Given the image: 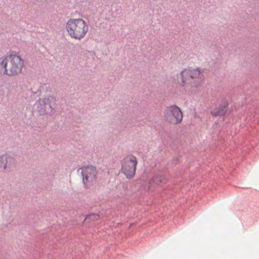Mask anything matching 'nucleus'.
Masks as SVG:
<instances>
[{
	"mask_svg": "<svg viewBox=\"0 0 259 259\" xmlns=\"http://www.w3.org/2000/svg\"><path fill=\"white\" fill-rule=\"evenodd\" d=\"M182 84L185 88H197L204 80L203 70L200 67L189 66L181 72Z\"/></svg>",
	"mask_w": 259,
	"mask_h": 259,
	"instance_id": "nucleus-1",
	"label": "nucleus"
},
{
	"mask_svg": "<svg viewBox=\"0 0 259 259\" xmlns=\"http://www.w3.org/2000/svg\"><path fill=\"white\" fill-rule=\"evenodd\" d=\"M66 29L70 37L80 40L86 35L89 27L82 18H70L66 23Z\"/></svg>",
	"mask_w": 259,
	"mask_h": 259,
	"instance_id": "nucleus-2",
	"label": "nucleus"
},
{
	"mask_svg": "<svg viewBox=\"0 0 259 259\" xmlns=\"http://www.w3.org/2000/svg\"><path fill=\"white\" fill-rule=\"evenodd\" d=\"M23 59L16 55H10L4 58L1 63L4 69V73L8 75H15L21 72L23 66Z\"/></svg>",
	"mask_w": 259,
	"mask_h": 259,
	"instance_id": "nucleus-3",
	"label": "nucleus"
},
{
	"mask_svg": "<svg viewBox=\"0 0 259 259\" xmlns=\"http://www.w3.org/2000/svg\"><path fill=\"white\" fill-rule=\"evenodd\" d=\"M137 163V158L132 154H128L122 159L121 170L126 178L132 179L135 176Z\"/></svg>",
	"mask_w": 259,
	"mask_h": 259,
	"instance_id": "nucleus-4",
	"label": "nucleus"
},
{
	"mask_svg": "<svg viewBox=\"0 0 259 259\" xmlns=\"http://www.w3.org/2000/svg\"><path fill=\"white\" fill-rule=\"evenodd\" d=\"M165 120L171 124L180 123L183 119V113L176 105H171L167 107L163 112Z\"/></svg>",
	"mask_w": 259,
	"mask_h": 259,
	"instance_id": "nucleus-5",
	"label": "nucleus"
},
{
	"mask_svg": "<svg viewBox=\"0 0 259 259\" xmlns=\"http://www.w3.org/2000/svg\"><path fill=\"white\" fill-rule=\"evenodd\" d=\"M81 174L83 176V182L84 184H89L96 180L97 171L96 168L93 166H88L81 168Z\"/></svg>",
	"mask_w": 259,
	"mask_h": 259,
	"instance_id": "nucleus-6",
	"label": "nucleus"
},
{
	"mask_svg": "<svg viewBox=\"0 0 259 259\" xmlns=\"http://www.w3.org/2000/svg\"><path fill=\"white\" fill-rule=\"evenodd\" d=\"M228 102L223 100L221 102L218 108L211 110L210 113L213 116H224L228 111Z\"/></svg>",
	"mask_w": 259,
	"mask_h": 259,
	"instance_id": "nucleus-7",
	"label": "nucleus"
},
{
	"mask_svg": "<svg viewBox=\"0 0 259 259\" xmlns=\"http://www.w3.org/2000/svg\"><path fill=\"white\" fill-rule=\"evenodd\" d=\"M12 160V157L7 154L0 156V167H3L4 169H5L8 163L11 162Z\"/></svg>",
	"mask_w": 259,
	"mask_h": 259,
	"instance_id": "nucleus-8",
	"label": "nucleus"
},
{
	"mask_svg": "<svg viewBox=\"0 0 259 259\" xmlns=\"http://www.w3.org/2000/svg\"><path fill=\"white\" fill-rule=\"evenodd\" d=\"M163 178L161 176H156L150 181V183L153 182L156 184H159L163 182Z\"/></svg>",
	"mask_w": 259,
	"mask_h": 259,
	"instance_id": "nucleus-9",
	"label": "nucleus"
},
{
	"mask_svg": "<svg viewBox=\"0 0 259 259\" xmlns=\"http://www.w3.org/2000/svg\"><path fill=\"white\" fill-rule=\"evenodd\" d=\"M56 101V99L54 97L49 96L47 98L44 99V103L47 104H49L50 105V107H51V103H55Z\"/></svg>",
	"mask_w": 259,
	"mask_h": 259,
	"instance_id": "nucleus-10",
	"label": "nucleus"
},
{
	"mask_svg": "<svg viewBox=\"0 0 259 259\" xmlns=\"http://www.w3.org/2000/svg\"><path fill=\"white\" fill-rule=\"evenodd\" d=\"M89 217L91 220H98L100 218L99 215L98 214H91L89 216Z\"/></svg>",
	"mask_w": 259,
	"mask_h": 259,
	"instance_id": "nucleus-11",
	"label": "nucleus"
}]
</instances>
